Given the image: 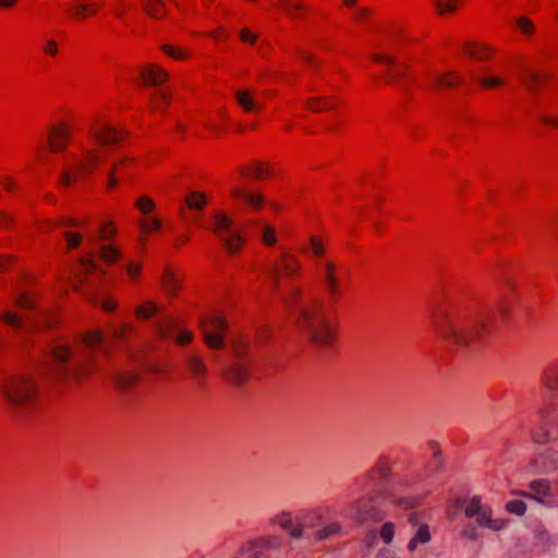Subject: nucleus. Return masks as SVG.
I'll list each match as a JSON object with an SVG mask.
<instances>
[{"label": "nucleus", "mask_w": 558, "mask_h": 558, "mask_svg": "<svg viewBox=\"0 0 558 558\" xmlns=\"http://www.w3.org/2000/svg\"><path fill=\"white\" fill-rule=\"evenodd\" d=\"M396 524L391 521L384 522L378 529H375L380 541L389 545L392 543L396 535Z\"/></svg>", "instance_id": "nucleus-28"}, {"label": "nucleus", "mask_w": 558, "mask_h": 558, "mask_svg": "<svg viewBox=\"0 0 558 558\" xmlns=\"http://www.w3.org/2000/svg\"><path fill=\"white\" fill-rule=\"evenodd\" d=\"M433 459L424 472H409L393 478L391 485L377 493H369L350 501L342 511V515L360 524L379 519V511L375 506L377 498L389 504L412 509L430 495L432 482L436 472L441 468L440 450L436 444L432 445Z\"/></svg>", "instance_id": "nucleus-2"}, {"label": "nucleus", "mask_w": 558, "mask_h": 558, "mask_svg": "<svg viewBox=\"0 0 558 558\" xmlns=\"http://www.w3.org/2000/svg\"><path fill=\"white\" fill-rule=\"evenodd\" d=\"M101 341V333L90 332L84 338L87 349L73 352L64 344H56L51 348V359L56 372L64 378L83 379L87 377L97 367L94 348Z\"/></svg>", "instance_id": "nucleus-4"}, {"label": "nucleus", "mask_w": 558, "mask_h": 558, "mask_svg": "<svg viewBox=\"0 0 558 558\" xmlns=\"http://www.w3.org/2000/svg\"><path fill=\"white\" fill-rule=\"evenodd\" d=\"M530 492H520L518 495L532 498L541 504L548 506L554 505L555 498L558 496V485L551 484L547 480H536L530 483Z\"/></svg>", "instance_id": "nucleus-13"}, {"label": "nucleus", "mask_w": 558, "mask_h": 558, "mask_svg": "<svg viewBox=\"0 0 558 558\" xmlns=\"http://www.w3.org/2000/svg\"><path fill=\"white\" fill-rule=\"evenodd\" d=\"M300 295V289L292 288L281 299L286 306L295 314L300 329L307 335L316 348L325 351L332 345L335 338L331 327L323 314L324 304L318 300L303 303Z\"/></svg>", "instance_id": "nucleus-3"}, {"label": "nucleus", "mask_w": 558, "mask_h": 558, "mask_svg": "<svg viewBox=\"0 0 558 558\" xmlns=\"http://www.w3.org/2000/svg\"><path fill=\"white\" fill-rule=\"evenodd\" d=\"M157 312V306L153 302H147L143 306H137L135 308V314L137 317L142 319H147L151 317Z\"/></svg>", "instance_id": "nucleus-35"}, {"label": "nucleus", "mask_w": 558, "mask_h": 558, "mask_svg": "<svg viewBox=\"0 0 558 558\" xmlns=\"http://www.w3.org/2000/svg\"><path fill=\"white\" fill-rule=\"evenodd\" d=\"M159 332L162 337H175V341L180 344L190 342L192 340V332L186 330H180L174 322L171 319H166L160 323Z\"/></svg>", "instance_id": "nucleus-20"}, {"label": "nucleus", "mask_w": 558, "mask_h": 558, "mask_svg": "<svg viewBox=\"0 0 558 558\" xmlns=\"http://www.w3.org/2000/svg\"><path fill=\"white\" fill-rule=\"evenodd\" d=\"M556 426H558V418L554 416L543 418L541 426L532 433L533 440L542 444L558 438V434L554 432Z\"/></svg>", "instance_id": "nucleus-18"}, {"label": "nucleus", "mask_w": 558, "mask_h": 558, "mask_svg": "<svg viewBox=\"0 0 558 558\" xmlns=\"http://www.w3.org/2000/svg\"><path fill=\"white\" fill-rule=\"evenodd\" d=\"M2 395L11 404L21 407L34 404L37 398L34 386H3Z\"/></svg>", "instance_id": "nucleus-14"}, {"label": "nucleus", "mask_w": 558, "mask_h": 558, "mask_svg": "<svg viewBox=\"0 0 558 558\" xmlns=\"http://www.w3.org/2000/svg\"><path fill=\"white\" fill-rule=\"evenodd\" d=\"M162 286L167 293L173 294L180 288L181 283L172 271L166 270L162 277Z\"/></svg>", "instance_id": "nucleus-32"}, {"label": "nucleus", "mask_w": 558, "mask_h": 558, "mask_svg": "<svg viewBox=\"0 0 558 558\" xmlns=\"http://www.w3.org/2000/svg\"><path fill=\"white\" fill-rule=\"evenodd\" d=\"M141 229L145 232L158 230L161 227V222L156 217H150L140 221Z\"/></svg>", "instance_id": "nucleus-41"}, {"label": "nucleus", "mask_w": 558, "mask_h": 558, "mask_svg": "<svg viewBox=\"0 0 558 558\" xmlns=\"http://www.w3.org/2000/svg\"><path fill=\"white\" fill-rule=\"evenodd\" d=\"M46 53H50L52 56L57 54V43L54 40H48L46 47L44 48Z\"/></svg>", "instance_id": "nucleus-62"}, {"label": "nucleus", "mask_w": 558, "mask_h": 558, "mask_svg": "<svg viewBox=\"0 0 558 558\" xmlns=\"http://www.w3.org/2000/svg\"><path fill=\"white\" fill-rule=\"evenodd\" d=\"M539 120L546 124V125H550V126H555L557 128L558 126V119L557 118H554V117H550L548 114H541L539 116Z\"/></svg>", "instance_id": "nucleus-60"}, {"label": "nucleus", "mask_w": 558, "mask_h": 558, "mask_svg": "<svg viewBox=\"0 0 558 558\" xmlns=\"http://www.w3.org/2000/svg\"><path fill=\"white\" fill-rule=\"evenodd\" d=\"M473 78L475 81H478L486 88L496 87V86H500L504 84V81L500 77H496V76H484V77L473 76Z\"/></svg>", "instance_id": "nucleus-42"}, {"label": "nucleus", "mask_w": 558, "mask_h": 558, "mask_svg": "<svg viewBox=\"0 0 558 558\" xmlns=\"http://www.w3.org/2000/svg\"><path fill=\"white\" fill-rule=\"evenodd\" d=\"M392 471V462L389 458H379L374 466L368 471L366 476L373 481H386L390 477Z\"/></svg>", "instance_id": "nucleus-21"}, {"label": "nucleus", "mask_w": 558, "mask_h": 558, "mask_svg": "<svg viewBox=\"0 0 558 558\" xmlns=\"http://www.w3.org/2000/svg\"><path fill=\"white\" fill-rule=\"evenodd\" d=\"M512 282L506 279L499 294L486 311L464 306L452 300L438 301L430 313V320L439 338L449 343L458 354L472 357L482 349V339L488 326L489 315H497L508 323L513 301L510 296Z\"/></svg>", "instance_id": "nucleus-1"}, {"label": "nucleus", "mask_w": 558, "mask_h": 558, "mask_svg": "<svg viewBox=\"0 0 558 558\" xmlns=\"http://www.w3.org/2000/svg\"><path fill=\"white\" fill-rule=\"evenodd\" d=\"M342 534V526L337 521H330L318 527L313 536L315 541H325L331 537L340 536Z\"/></svg>", "instance_id": "nucleus-24"}, {"label": "nucleus", "mask_w": 558, "mask_h": 558, "mask_svg": "<svg viewBox=\"0 0 558 558\" xmlns=\"http://www.w3.org/2000/svg\"><path fill=\"white\" fill-rule=\"evenodd\" d=\"M121 257V252L113 245H102L100 247V258L108 263L113 264Z\"/></svg>", "instance_id": "nucleus-31"}, {"label": "nucleus", "mask_w": 558, "mask_h": 558, "mask_svg": "<svg viewBox=\"0 0 558 558\" xmlns=\"http://www.w3.org/2000/svg\"><path fill=\"white\" fill-rule=\"evenodd\" d=\"M82 150L84 154L83 159H77L74 156L77 163L73 168V173L75 175H89L95 170L97 165L101 161V151L96 149H88L85 147H83Z\"/></svg>", "instance_id": "nucleus-16"}, {"label": "nucleus", "mask_w": 558, "mask_h": 558, "mask_svg": "<svg viewBox=\"0 0 558 558\" xmlns=\"http://www.w3.org/2000/svg\"><path fill=\"white\" fill-rule=\"evenodd\" d=\"M325 515L322 507L301 510L296 513L282 509L269 518V524L286 532L290 537L300 539L307 530L319 526Z\"/></svg>", "instance_id": "nucleus-5"}, {"label": "nucleus", "mask_w": 558, "mask_h": 558, "mask_svg": "<svg viewBox=\"0 0 558 558\" xmlns=\"http://www.w3.org/2000/svg\"><path fill=\"white\" fill-rule=\"evenodd\" d=\"M368 13H369V11L367 8H359V9H356V11L354 13V17L357 21H363L368 15Z\"/></svg>", "instance_id": "nucleus-64"}, {"label": "nucleus", "mask_w": 558, "mask_h": 558, "mask_svg": "<svg viewBox=\"0 0 558 558\" xmlns=\"http://www.w3.org/2000/svg\"><path fill=\"white\" fill-rule=\"evenodd\" d=\"M558 468V454L555 451L547 450L538 454L527 465L525 473L529 475L547 474Z\"/></svg>", "instance_id": "nucleus-15"}, {"label": "nucleus", "mask_w": 558, "mask_h": 558, "mask_svg": "<svg viewBox=\"0 0 558 558\" xmlns=\"http://www.w3.org/2000/svg\"><path fill=\"white\" fill-rule=\"evenodd\" d=\"M240 37L243 41H250V43H255L257 36L254 35V34H251L247 29H242L240 32Z\"/></svg>", "instance_id": "nucleus-61"}, {"label": "nucleus", "mask_w": 558, "mask_h": 558, "mask_svg": "<svg viewBox=\"0 0 558 558\" xmlns=\"http://www.w3.org/2000/svg\"><path fill=\"white\" fill-rule=\"evenodd\" d=\"M486 50H487V48H485V47L476 48V49L469 48L465 50V52L473 58L482 59L485 57Z\"/></svg>", "instance_id": "nucleus-58"}, {"label": "nucleus", "mask_w": 558, "mask_h": 558, "mask_svg": "<svg viewBox=\"0 0 558 558\" xmlns=\"http://www.w3.org/2000/svg\"><path fill=\"white\" fill-rule=\"evenodd\" d=\"M457 0H436V4L440 13L453 12L456 10Z\"/></svg>", "instance_id": "nucleus-45"}, {"label": "nucleus", "mask_w": 558, "mask_h": 558, "mask_svg": "<svg viewBox=\"0 0 558 558\" xmlns=\"http://www.w3.org/2000/svg\"><path fill=\"white\" fill-rule=\"evenodd\" d=\"M89 135L97 144L107 146L110 144H118L124 136V133L116 128L105 124L98 130L92 128L89 130Z\"/></svg>", "instance_id": "nucleus-17"}, {"label": "nucleus", "mask_w": 558, "mask_h": 558, "mask_svg": "<svg viewBox=\"0 0 558 558\" xmlns=\"http://www.w3.org/2000/svg\"><path fill=\"white\" fill-rule=\"evenodd\" d=\"M373 59L377 62L385 63V64H395L396 59L391 56L386 54H374Z\"/></svg>", "instance_id": "nucleus-59"}, {"label": "nucleus", "mask_w": 558, "mask_h": 558, "mask_svg": "<svg viewBox=\"0 0 558 558\" xmlns=\"http://www.w3.org/2000/svg\"><path fill=\"white\" fill-rule=\"evenodd\" d=\"M240 171L242 173H245V174H248V175H254L256 178H263L265 175L264 168L260 165H258V163H256L253 169L241 168Z\"/></svg>", "instance_id": "nucleus-51"}, {"label": "nucleus", "mask_w": 558, "mask_h": 558, "mask_svg": "<svg viewBox=\"0 0 558 558\" xmlns=\"http://www.w3.org/2000/svg\"><path fill=\"white\" fill-rule=\"evenodd\" d=\"M63 235H64V238L68 242V246L70 248L76 247L81 244L82 236L80 234L72 233V232H64Z\"/></svg>", "instance_id": "nucleus-47"}, {"label": "nucleus", "mask_w": 558, "mask_h": 558, "mask_svg": "<svg viewBox=\"0 0 558 558\" xmlns=\"http://www.w3.org/2000/svg\"><path fill=\"white\" fill-rule=\"evenodd\" d=\"M214 232L223 242L229 253H235L240 251L243 239L238 229L234 228L233 221L225 214H218L215 217Z\"/></svg>", "instance_id": "nucleus-8"}, {"label": "nucleus", "mask_w": 558, "mask_h": 558, "mask_svg": "<svg viewBox=\"0 0 558 558\" xmlns=\"http://www.w3.org/2000/svg\"><path fill=\"white\" fill-rule=\"evenodd\" d=\"M144 9L148 15L155 19L163 16L162 9L165 8L163 0H144Z\"/></svg>", "instance_id": "nucleus-30"}, {"label": "nucleus", "mask_w": 558, "mask_h": 558, "mask_svg": "<svg viewBox=\"0 0 558 558\" xmlns=\"http://www.w3.org/2000/svg\"><path fill=\"white\" fill-rule=\"evenodd\" d=\"M342 267L331 259H320L316 263L317 275L330 296L337 298L341 292L340 272Z\"/></svg>", "instance_id": "nucleus-9"}, {"label": "nucleus", "mask_w": 558, "mask_h": 558, "mask_svg": "<svg viewBox=\"0 0 558 558\" xmlns=\"http://www.w3.org/2000/svg\"><path fill=\"white\" fill-rule=\"evenodd\" d=\"M151 99L168 104L170 101V93L168 92V89H156L151 95Z\"/></svg>", "instance_id": "nucleus-50"}, {"label": "nucleus", "mask_w": 558, "mask_h": 558, "mask_svg": "<svg viewBox=\"0 0 558 558\" xmlns=\"http://www.w3.org/2000/svg\"><path fill=\"white\" fill-rule=\"evenodd\" d=\"M518 26L524 34H531L533 32V23L526 17H520L518 21Z\"/></svg>", "instance_id": "nucleus-52"}, {"label": "nucleus", "mask_w": 558, "mask_h": 558, "mask_svg": "<svg viewBox=\"0 0 558 558\" xmlns=\"http://www.w3.org/2000/svg\"><path fill=\"white\" fill-rule=\"evenodd\" d=\"M2 319L7 324H9V325H11V326H13L15 328H21L22 326H24V323H23L22 318L20 316H17L16 314L4 313L2 315Z\"/></svg>", "instance_id": "nucleus-44"}, {"label": "nucleus", "mask_w": 558, "mask_h": 558, "mask_svg": "<svg viewBox=\"0 0 558 558\" xmlns=\"http://www.w3.org/2000/svg\"><path fill=\"white\" fill-rule=\"evenodd\" d=\"M227 326L226 319L217 316H209L201 322L204 340L209 348L219 349L223 345Z\"/></svg>", "instance_id": "nucleus-11"}, {"label": "nucleus", "mask_w": 558, "mask_h": 558, "mask_svg": "<svg viewBox=\"0 0 558 558\" xmlns=\"http://www.w3.org/2000/svg\"><path fill=\"white\" fill-rule=\"evenodd\" d=\"M17 305L22 308H31L33 307V302L31 298L26 294H21L16 301Z\"/></svg>", "instance_id": "nucleus-57"}, {"label": "nucleus", "mask_w": 558, "mask_h": 558, "mask_svg": "<svg viewBox=\"0 0 558 558\" xmlns=\"http://www.w3.org/2000/svg\"><path fill=\"white\" fill-rule=\"evenodd\" d=\"M162 50L168 56H170V57H172L174 59H184L186 57V54L183 51H181V50H179V49H177V48H174L172 46H169V45H163L162 46Z\"/></svg>", "instance_id": "nucleus-48"}, {"label": "nucleus", "mask_w": 558, "mask_h": 558, "mask_svg": "<svg viewBox=\"0 0 558 558\" xmlns=\"http://www.w3.org/2000/svg\"><path fill=\"white\" fill-rule=\"evenodd\" d=\"M464 513L468 518H475L477 524L492 531H500L507 525L505 519H494L490 507L483 505L478 496L466 500Z\"/></svg>", "instance_id": "nucleus-7"}, {"label": "nucleus", "mask_w": 558, "mask_h": 558, "mask_svg": "<svg viewBox=\"0 0 558 558\" xmlns=\"http://www.w3.org/2000/svg\"><path fill=\"white\" fill-rule=\"evenodd\" d=\"M300 263L296 257L282 253L280 258L266 266V274L275 290L279 289V276L293 277L298 274Z\"/></svg>", "instance_id": "nucleus-10"}, {"label": "nucleus", "mask_w": 558, "mask_h": 558, "mask_svg": "<svg viewBox=\"0 0 558 558\" xmlns=\"http://www.w3.org/2000/svg\"><path fill=\"white\" fill-rule=\"evenodd\" d=\"M231 193L234 198L245 201L253 208H259L264 202L263 196L252 194L239 187H234Z\"/></svg>", "instance_id": "nucleus-27"}, {"label": "nucleus", "mask_w": 558, "mask_h": 558, "mask_svg": "<svg viewBox=\"0 0 558 558\" xmlns=\"http://www.w3.org/2000/svg\"><path fill=\"white\" fill-rule=\"evenodd\" d=\"M135 206L145 215H148L155 209V204L151 198L143 196L136 199Z\"/></svg>", "instance_id": "nucleus-39"}, {"label": "nucleus", "mask_w": 558, "mask_h": 558, "mask_svg": "<svg viewBox=\"0 0 558 558\" xmlns=\"http://www.w3.org/2000/svg\"><path fill=\"white\" fill-rule=\"evenodd\" d=\"M99 233L102 239H109L114 235L116 231L113 229H108L106 226H100Z\"/></svg>", "instance_id": "nucleus-63"}, {"label": "nucleus", "mask_w": 558, "mask_h": 558, "mask_svg": "<svg viewBox=\"0 0 558 558\" xmlns=\"http://www.w3.org/2000/svg\"><path fill=\"white\" fill-rule=\"evenodd\" d=\"M235 100L239 106L246 112H254L260 110L263 106L256 102L253 98L251 90L240 89L234 94Z\"/></svg>", "instance_id": "nucleus-23"}, {"label": "nucleus", "mask_w": 558, "mask_h": 558, "mask_svg": "<svg viewBox=\"0 0 558 558\" xmlns=\"http://www.w3.org/2000/svg\"><path fill=\"white\" fill-rule=\"evenodd\" d=\"M539 80L541 75L530 70H526V74L522 77L523 84L531 92L535 90V86L539 82Z\"/></svg>", "instance_id": "nucleus-38"}, {"label": "nucleus", "mask_w": 558, "mask_h": 558, "mask_svg": "<svg viewBox=\"0 0 558 558\" xmlns=\"http://www.w3.org/2000/svg\"><path fill=\"white\" fill-rule=\"evenodd\" d=\"M377 537H378V534H377L376 530L375 529L369 530L366 532V534L364 536V544L369 548L374 547L376 544Z\"/></svg>", "instance_id": "nucleus-55"}, {"label": "nucleus", "mask_w": 558, "mask_h": 558, "mask_svg": "<svg viewBox=\"0 0 558 558\" xmlns=\"http://www.w3.org/2000/svg\"><path fill=\"white\" fill-rule=\"evenodd\" d=\"M430 541L429 526L427 524H421L415 531L414 535L408 542L407 549L410 553H414L420 545H425Z\"/></svg>", "instance_id": "nucleus-25"}, {"label": "nucleus", "mask_w": 558, "mask_h": 558, "mask_svg": "<svg viewBox=\"0 0 558 558\" xmlns=\"http://www.w3.org/2000/svg\"><path fill=\"white\" fill-rule=\"evenodd\" d=\"M71 138V131L68 128L54 126L49 135L48 143L52 151L65 148Z\"/></svg>", "instance_id": "nucleus-22"}, {"label": "nucleus", "mask_w": 558, "mask_h": 558, "mask_svg": "<svg viewBox=\"0 0 558 558\" xmlns=\"http://www.w3.org/2000/svg\"><path fill=\"white\" fill-rule=\"evenodd\" d=\"M262 235H263V240L266 244H268V245L275 244V242H276L275 230L271 227H269L268 225L262 226Z\"/></svg>", "instance_id": "nucleus-43"}, {"label": "nucleus", "mask_w": 558, "mask_h": 558, "mask_svg": "<svg viewBox=\"0 0 558 558\" xmlns=\"http://www.w3.org/2000/svg\"><path fill=\"white\" fill-rule=\"evenodd\" d=\"M283 537L279 534H262L245 541L238 549V557L271 558L269 551H277L282 547Z\"/></svg>", "instance_id": "nucleus-6"}, {"label": "nucleus", "mask_w": 558, "mask_h": 558, "mask_svg": "<svg viewBox=\"0 0 558 558\" xmlns=\"http://www.w3.org/2000/svg\"><path fill=\"white\" fill-rule=\"evenodd\" d=\"M323 97H311L305 100L306 107L313 112H319L327 108Z\"/></svg>", "instance_id": "nucleus-37"}, {"label": "nucleus", "mask_w": 558, "mask_h": 558, "mask_svg": "<svg viewBox=\"0 0 558 558\" xmlns=\"http://www.w3.org/2000/svg\"><path fill=\"white\" fill-rule=\"evenodd\" d=\"M116 170H117V165H113L111 167L110 171L107 173L108 186L111 189L118 185V180L116 178Z\"/></svg>", "instance_id": "nucleus-56"}, {"label": "nucleus", "mask_w": 558, "mask_h": 558, "mask_svg": "<svg viewBox=\"0 0 558 558\" xmlns=\"http://www.w3.org/2000/svg\"><path fill=\"white\" fill-rule=\"evenodd\" d=\"M143 83L149 87H158L168 78V73L157 65L149 64L141 71Z\"/></svg>", "instance_id": "nucleus-19"}, {"label": "nucleus", "mask_w": 558, "mask_h": 558, "mask_svg": "<svg viewBox=\"0 0 558 558\" xmlns=\"http://www.w3.org/2000/svg\"><path fill=\"white\" fill-rule=\"evenodd\" d=\"M460 84L459 77L453 72L436 74L434 85L436 88H451Z\"/></svg>", "instance_id": "nucleus-26"}, {"label": "nucleus", "mask_w": 558, "mask_h": 558, "mask_svg": "<svg viewBox=\"0 0 558 558\" xmlns=\"http://www.w3.org/2000/svg\"><path fill=\"white\" fill-rule=\"evenodd\" d=\"M187 364L192 373L199 375L205 369L203 361L196 355H190L187 357Z\"/></svg>", "instance_id": "nucleus-40"}, {"label": "nucleus", "mask_w": 558, "mask_h": 558, "mask_svg": "<svg viewBox=\"0 0 558 558\" xmlns=\"http://www.w3.org/2000/svg\"><path fill=\"white\" fill-rule=\"evenodd\" d=\"M57 226H62V227H82L85 225L84 221H81V220H76V219H73V218H61L57 223Z\"/></svg>", "instance_id": "nucleus-54"}, {"label": "nucleus", "mask_w": 558, "mask_h": 558, "mask_svg": "<svg viewBox=\"0 0 558 558\" xmlns=\"http://www.w3.org/2000/svg\"><path fill=\"white\" fill-rule=\"evenodd\" d=\"M308 244H310L311 252L313 253V255L315 257L318 258V260L325 259L324 258L325 246H324L320 238H318L317 235L311 236Z\"/></svg>", "instance_id": "nucleus-34"}, {"label": "nucleus", "mask_w": 558, "mask_h": 558, "mask_svg": "<svg viewBox=\"0 0 558 558\" xmlns=\"http://www.w3.org/2000/svg\"><path fill=\"white\" fill-rule=\"evenodd\" d=\"M506 509L510 513L522 515L526 511V505L522 500L512 499L506 504Z\"/></svg>", "instance_id": "nucleus-36"}, {"label": "nucleus", "mask_w": 558, "mask_h": 558, "mask_svg": "<svg viewBox=\"0 0 558 558\" xmlns=\"http://www.w3.org/2000/svg\"><path fill=\"white\" fill-rule=\"evenodd\" d=\"M281 2L286 12L292 16H294L293 10L303 9V4L296 0H281Z\"/></svg>", "instance_id": "nucleus-46"}, {"label": "nucleus", "mask_w": 558, "mask_h": 558, "mask_svg": "<svg viewBox=\"0 0 558 558\" xmlns=\"http://www.w3.org/2000/svg\"><path fill=\"white\" fill-rule=\"evenodd\" d=\"M233 354L235 362L228 369L229 377L240 381L252 379V371L248 363L246 362V343L242 341H235L233 343Z\"/></svg>", "instance_id": "nucleus-12"}, {"label": "nucleus", "mask_w": 558, "mask_h": 558, "mask_svg": "<svg viewBox=\"0 0 558 558\" xmlns=\"http://www.w3.org/2000/svg\"><path fill=\"white\" fill-rule=\"evenodd\" d=\"M374 558H400V557L395 550H392L388 547H381L380 549H378V551L376 553Z\"/></svg>", "instance_id": "nucleus-53"}, {"label": "nucleus", "mask_w": 558, "mask_h": 558, "mask_svg": "<svg viewBox=\"0 0 558 558\" xmlns=\"http://www.w3.org/2000/svg\"><path fill=\"white\" fill-rule=\"evenodd\" d=\"M400 78H408L405 68H396L389 71L388 82L395 84L401 92L408 93V85L404 82L399 81Z\"/></svg>", "instance_id": "nucleus-29"}, {"label": "nucleus", "mask_w": 558, "mask_h": 558, "mask_svg": "<svg viewBox=\"0 0 558 558\" xmlns=\"http://www.w3.org/2000/svg\"><path fill=\"white\" fill-rule=\"evenodd\" d=\"M546 384H558V366H553L545 372Z\"/></svg>", "instance_id": "nucleus-49"}, {"label": "nucleus", "mask_w": 558, "mask_h": 558, "mask_svg": "<svg viewBox=\"0 0 558 558\" xmlns=\"http://www.w3.org/2000/svg\"><path fill=\"white\" fill-rule=\"evenodd\" d=\"M186 204L191 209H202L206 204L204 194L192 192L186 197Z\"/></svg>", "instance_id": "nucleus-33"}]
</instances>
